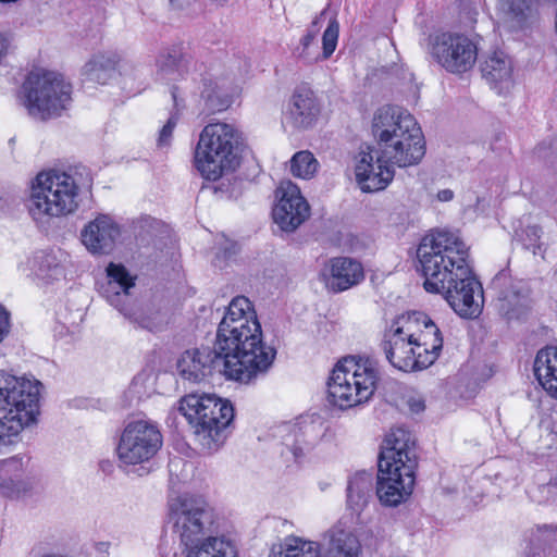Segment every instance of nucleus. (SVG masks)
Listing matches in <instances>:
<instances>
[{"mask_svg": "<svg viewBox=\"0 0 557 557\" xmlns=\"http://www.w3.org/2000/svg\"><path fill=\"white\" fill-rule=\"evenodd\" d=\"M377 149L366 146L357 156L356 180L364 193L387 187L395 176L394 165L418 164L425 154L424 137L418 122L397 106L380 108L372 121Z\"/></svg>", "mask_w": 557, "mask_h": 557, "instance_id": "1", "label": "nucleus"}, {"mask_svg": "<svg viewBox=\"0 0 557 557\" xmlns=\"http://www.w3.org/2000/svg\"><path fill=\"white\" fill-rule=\"evenodd\" d=\"M418 270L428 293L442 294L461 318L474 319L482 311L481 283L469 264V247L455 233L437 231L425 235L417 249Z\"/></svg>", "mask_w": 557, "mask_h": 557, "instance_id": "2", "label": "nucleus"}, {"mask_svg": "<svg viewBox=\"0 0 557 557\" xmlns=\"http://www.w3.org/2000/svg\"><path fill=\"white\" fill-rule=\"evenodd\" d=\"M231 380L250 383L272 366L276 350L262 342V330L250 300L235 297L220 322L214 343Z\"/></svg>", "mask_w": 557, "mask_h": 557, "instance_id": "3", "label": "nucleus"}, {"mask_svg": "<svg viewBox=\"0 0 557 557\" xmlns=\"http://www.w3.org/2000/svg\"><path fill=\"white\" fill-rule=\"evenodd\" d=\"M41 383L13 375L0 377V454H7L22 441L25 428L39 414Z\"/></svg>", "mask_w": 557, "mask_h": 557, "instance_id": "4", "label": "nucleus"}, {"mask_svg": "<svg viewBox=\"0 0 557 557\" xmlns=\"http://www.w3.org/2000/svg\"><path fill=\"white\" fill-rule=\"evenodd\" d=\"M178 412L194 429L195 442L203 454L219 450L234 418V408L228 400L206 394L183 397Z\"/></svg>", "mask_w": 557, "mask_h": 557, "instance_id": "5", "label": "nucleus"}, {"mask_svg": "<svg viewBox=\"0 0 557 557\" xmlns=\"http://www.w3.org/2000/svg\"><path fill=\"white\" fill-rule=\"evenodd\" d=\"M244 139L232 124L210 123L199 135L194 156L197 171L208 181H218L239 165Z\"/></svg>", "mask_w": 557, "mask_h": 557, "instance_id": "6", "label": "nucleus"}, {"mask_svg": "<svg viewBox=\"0 0 557 557\" xmlns=\"http://www.w3.org/2000/svg\"><path fill=\"white\" fill-rule=\"evenodd\" d=\"M380 379L377 363L369 357L349 356L339 361L327 382V401L348 409L368 401Z\"/></svg>", "mask_w": 557, "mask_h": 557, "instance_id": "7", "label": "nucleus"}, {"mask_svg": "<svg viewBox=\"0 0 557 557\" xmlns=\"http://www.w3.org/2000/svg\"><path fill=\"white\" fill-rule=\"evenodd\" d=\"M78 186L66 172L48 171L39 173L32 186L26 207L38 223H46L73 212L77 207Z\"/></svg>", "mask_w": 557, "mask_h": 557, "instance_id": "8", "label": "nucleus"}, {"mask_svg": "<svg viewBox=\"0 0 557 557\" xmlns=\"http://www.w3.org/2000/svg\"><path fill=\"white\" fill-rule=\"evenodd\" d=\"M22 95L28 114L47 121L60 116L69 109L72 102V85L59 73L35 71L23 83Z\"/></svg>", "mask_w": 557, "mask_h": 557, "instance_id": "9", "label": "nucleus"}, {"mask_svg": "<svg viewBox=\"0 0 557 557\" xmlns=\"http://www.w3.org/2000/svg\"><path fill=\"white\" fill-rule=\"evenodd\" d=\"M108 281L100 288L101 295L138 327L157 331L163 320L158 311H145L131 297L129 289L135 286V277L120 263L110 262L106 269Z\"/></svg>", "mask_w": 557, "mask_h": 557, "instance_id": "10", "label": "nucleus"}, {"mask_svg": "<svg viewBox=\"0 0 557 557\" xmlns=\"http://www.w3.org/2000/svg\"><path fill=\"white\" fill-rule=\"evenodd\" d=\"M169 520L184 547L199 543L211 532L213 509L200 498L182 495L169 503Z\"/></svg>", "mask_w": 557, "mask_h": 557, "instance_id": "11", "label": "nucleus"}, {"mask_svg": "<svg viewBox=\"0 0 557 557\" xmlns=\"http://www.w3.org/2000/svg\"><path fill=\"white\" fill-rule=\"evenodd\" d=\"M161 446L162 435L157 425L139 420L126 425L116 451L124 465H137L150 460Z\"/></svg>", "mask_w": 557, "mask_h": 557, "instance_id": "12", "label": "nucleus"}, {"mask_svg": "<svg viewBox=\"0 0 557 557\" xmlns=\"http://www.w3.org/2000/svg\"><path fill=\"white\" fill-rule=\"evenodd\" d=\"M432 58L450 73H465L475 63L478 48L467 36L441 33L430 38Z\"/></svg>", "mask_w": 557, "mask_h": 557, "instance_id": "13", "label": "nucleus"}, {"mask_svg": "<svg viewBox=\"0 0 557 557\" xmlns=\"http://www.w3.org/2000/svg\"><path fill=\"white\" fill-rule=\"evenodd\" d=\"M411 322H406L400 314L396 317L388 329L384 331L380 344L386 360L396 369L404 372L424 370L417 355L412 338Z\"/></svg>", "mask_w": 557, "mask_h": 557, "instance_id": "14", "label": "nucleus"}, {"mask_svg": "<svg viewBox=\"0 0 557 557\" xmlns=\"http://www.w3.org/2000/svg\"><path fill=\"white\" fill-rule=\"evenodd\" d=\"M276 198L272 216L283 232L296 231L310 216V206L293 182H282L276 189Z\"/></svg>", "mask_w": 557, "mask_h": 557, "instance_id": "15", "label": "nucleus"}, {"mask_svg": "<svg viewBox=\"0 0 557 557\" xmlns=\"http://www.w3.org/2000/svg\"><path fill=\"white\" fill-rule=\"evenodd\" d=\"M177 371L180 375L189 382L198 383L214 373L231 380L228 369L215 345L211 347H200L188 349L177 361Z\"/></svg>", "mask_w": 557, "mask_h": 557, "instance_id": "16", "label": "nucleus"}, {"mask_svg": "<svg viewBox=\"0 0 557 557\" xmlns=\"http://www.w3.org/2000/svg\"><path fill=\"white\" fill-rule=\"evenodd\" d=\"M401 315L406 322H411V341L414 342L421 366L425 369L431 367L438 359L443 349L441 330L424 312L412 311Z\"/></svg>", "mask_w": 557, "mask_h": 557, "instance_id": "17", "label": "nucleus"}, {"mask_svg": "<svg viewBox=\"0 0 557 557\" xmlns=\"http://www.w3.org/2000/svg\"><path fill=\"white\" fill-rule=\"evenodd\" d=\"M377 467L376 495L384 506L396 507L412 493L416 480L413 463L403 465V469L393 466L385 470L382 463Z\"/></svg>", "mask_w": 557, "mask_h": 557, "instance_id": "18", "label": "nucleus"}, {"mask_svg": "<svg viewBox=\"0 0 557 557\" xmlns=\"http://www.w3.org/2000/svg\"><path fill=\"white\" fill-rule=\"evenodd\" d=\"M493 286L499 289L496 308L507 321L520 320L531 308L530 289L522 281H513L505 273H498Z\"/></svg>", "mask_w": 557, "mask_h": 557, "instance_id": "19", "label": "nucleus"}, {"mask_svg": "<svg viewBox=\"0 0 557 557\" xmlns=\"http://www.w3.org/2000/svg\"><path fill=\"white\" fill-rule=\"evenodd\" d=\"M325 430L319 420H302L297 423H284L280 426L278 433L282 445L298 461L314 448Z\"/></svg>", "mask_w": 557, "mask_h": 557, "instance_id": "20", "label": "nucleus"}, {"mask_svg": "<svg viewBox=\"0 0 557 557\" xmlns=\"http://www.w3.org/2000/svg\"><path fill=\"white\" fill-rule=\"evenodd\" d=\"M410 461L416 471L418 467L416 444L410 432L403 428L393 429L383 441L377 463H382L387 470L393 466L403 469V465L406 466Z\"/></svg>", "mask_w": 557, "mask_h": 557, "instance_id": "21", "label": "nucleus"}, {"mask_svg": "<svg viewBox=\"0 0 557 557\" xmlns=\"http://www.w3.org/2000/svg\"><path fill=\"white\" fill-rule=\"evenodd\" d=\"M318 544L321 557H363L359 536L341 522L327 529Z\"/></svg>", "mask_w": 557, "mask_h": 557, "instance_id": "22", "label": "nucleus"}, {"mask_svg": "<svg viewBox=\"0 0 557 557\" xmlns=\"http://www.w3.org/2000/svg\"><path fill=\"white\" fill-rule=\"evenodd\" d=\"M120 235V226L106 214L90 221L81 233L82 243L92 255L110 253Z\"/></svg>", "mask_w": 557, "mask_h": 557, "instance_id": "23", "label": "nucleus"}, {"mask_svg": "<svg viewBox=\"0 0 557 557\" xmlns=\"http://www.w3.org/2000/svg\"><path fill=\"white\" fill-rule=\"evenodd\" d=\"M329 276L326 285L334 292L347 290L364 278L362 264L349 257H334L327 262Z\"/></svg>", "mask_w": 557, "mask_h": 557, "instance_id": "24", "label": "nucleus"}, {"mask_svg": "<svg viewBox=\"0 0 557 557\" xmlns=\"http://www.w3.org/2000/svg\"><path fill=\"white\" fill-rule=\"evenodd\" d=\"M193 57L182 44L163 48L156 58V73L161 79H176L188 73Z\"/></svg>", "mask_w": 557, "mask_h": 557, "instance_id": "25", "label": "nucleus"}, {"mask_svg": "<svg viewBox=\"0 0 557 557\" xmlns=\"http://www.w3.org/2000/svg\"><path fill=\"white\" fill-rule=\"evenodd\" d=\"M320 108L313 91L299 88L293 94L285 119L295 128L311 127L318 119Z\"/></svg>", "mask_w": 557, "mask_h": 557, "instance_id": "26", "label": "nucleus"}, {"mask_svg": "<svg viewBox=\"0 0 557 557\" xmlns=\"http://www.w3.org/2000/svg\"><path fill=\"white\" fill-rule=\"evenodd\" d=\"M122 61L116 51L94 54L82 67L83 82L106 85L113 78Z\"/></svg>", "mask_w": 557, "mask_h": 557, "instance_id": "27", "label": "nucleus"}, {"mask_svg": "<svg viewBox=\"0 0 557 557\" xmlns=\"http://www.w3.org/2000/svg\"><path fill=\"white\" fill-rule=\"evenodd\" d=\"M533 371L543 389L557 399V346H545L537 351Z\"/></svg>", "mask_w": 557, "mask_h": 557, "instance_id": "28", "label": "nucleus"}, {"mask_svg": "<svg viewBox=\"0 0 557 557\" xmlns=\"http://www.w3.org/2000/svg\"><path fill=\"white\" fill-rule=\"evenodd\" d=\"M233 85L227 78H202L201 98L210 113L226 110L232 103Z\"/></svg>", "mask_w": 557, "mask_h": 557, "instance_id": "29", "label": "nucleus"}, {"mask_svg": "<svg viewBox=\"0 0 557 557\" xmlns=\"http://www.w3.org/2000/svg\"><path fill=\"white\" fill-rule=\"evenodd\" d=\"M482 76L497 89L498 94L508 90L512 85V65L503 52H494L481 64Z\"/></svg>", "mask_w": 557, "mask_h": 557, "instance_id": "30", "label": "nucleus"}, {"mask_svg": "<svg viewBox=\"0 0 557 557\" xmlns=\"http://www.w3.org/2000/svg\"><path fill=\"white\" fill-rule=\"evenodd\" d=\"M66 260L67 253L59 248L40 250L34 256L33 268L40 278L57 281L64 276Z\"/></svg>", "mask_w": 557, "mask_h": 557, "instance_id": "31", "label": "nucleus"}, {"mask_svg": "<svg viewBox=\"0 0 557 557\" xmlns=\"http://www.w3.org/2000/svg\"><path fill=\"white\" fill-rule=\"evenodd\" d=\"M373 492V474L368 471H359L352 475L347 485V506L360 513L368 505Z\"/></svg>", "mask_w": 557, "mask_h": 557, "instance_id": "32", "label": "nucleus"}, {"mask_svg": "<svg viewBox=\"0 0 557 557\" xmlns=\"http://www.w3.org/2000/svg\"><path fill=\"white\" fill-rule=\"evenodd\" d=\"M525 557H557V528H539L532 534Z\"/></svg>", "mask_w": 557, "mask_h": 557, "instance_id": "33", "label": "nucleus"}, {"mask_svg": "<svg viewBox=\"0 0 557 557\" xmlns=\"http://www.w3.org/2000/svg\"><path fill=\"white\" fill-rule=\"evenodd\" d=\"M269 557H321L318 542L300 537L286 539L278 550L272 549Z\"/></svg>", "mask_w": 557, "mask_h": 557, "instance_id": "34", "label": "nucleus"}, {"mask_svg": "<svg viewBox=\"0 0 557 557\" xmlns=\"http://www.w3.org/2000/svg\"><path fill=\"white\" fill-rule=\"evenodd\" d=\"M319 162L310 151L296 152L290 160V172L294 176L310 180L317 172Z\"/></svg>", "mask_w": 557, "mask_h": 557, "instance_id": "35", "label": "nucleus"}, {"mask_svg": "<svg viewBox=\"0 0 557 557\" xmlns=\"http://www.w3.org/2000/svg\"><path fill=\"white\" fill-rule=\"evenodd\" d=\"M29 458L25 455H15L0 461V478L15 482L23 478Z\"/></svg>", "mask_w": 557, "mask_h": 557, "instance_id": "36", "label": "nucleus"}, {"mask_svg": "<svg viewBox=\"0 0 557 557\" xmlns=\"http://www.w3.org/2000/svg\"><path fill=\"white\" fill-rule=\"evenodd\" d=\"M339 35V23L336 14L329 20L326 29L322 36V58L323 60L329 59L336 49L337 40Z\"/></svg>", "mask_w": 557, "mask_h": 557, "instance_id": "37", "label": "nucleus"}, {"mask_svg": "<svg viewBox=\"0 0 557 557\" xmlns=\"http://www.w3.org/2000/svg\"><path fill=\"white\" fill-rule=\"evenodd\" d=\"M524 237L522 238L523 247L530 250L534 256L544 257L545 248L541 243L542 230L539 226H528L524 231Z\"/></svg>", "mask_w": 557, "mask_h": 557, "instance_id": "38", "label": "nucleus"}, {"mask_svg": "<svg viewBox=\"0 0 557 557\" xmlns=\"http://www.w3.org/2000/svg\"><path fill=\"white\" fill-rule=\"evenodd\" d=\"M534 156L548 166H557V139L544 140L534 149Z\"/></svg>", "mask_w": 557, "mask_h": 557, "instance_id": "39", "label": "nucleus"}, {"mask_svg": "<svg viewBox=\"0 0 557 557\" xmlns=\"http://www.w3.org/2000/svg\"><path fill=\"white\" fill-rule=\"evenodd\" d=\"M330 11V4H327L311 22L308 26L306 34L300 40V45L302 47V53L310 47V45L315 40L318 33L320 32L322 22L326 17Z\"/></svg>", "mask_w": 557, "mask_h": 557, "instance_id": "40", "label": "nucleus"}, {"mask_svg": "<svg viewBox=\"0 0 557 557\" xmlns=\"http://www.w3.org/2000/svg\"><path fill=\"white\" fill-rule=\"evenodd\" d=\"M460 22L466 27H471L476 22L478 9L472 0H460Z\"/></svg>", "mask_w": 557, "mask_h": 557, "instance_id": "41", "label": "nucleus"}, {"mask_svg": "<svg viewBox=\"0 0 557 557\" xmlns=\"http://www.w3.org/2000/svg\"><path fill=\"white\" fill-rule=\"evenodd\" d=\"M177 124V116L171 115L168 120V122L163 125V127L160 129L159 137H158V146L159 147H166L171 143L172 134Z\"/></svg>", "mask_w": 557, "mask_h": 557, "instance_id": "42", "label": "nucleus"}, {"mask_svg": "<svg viewBox=\"0 0 557 557\" xmlns=\"http://www.w3.org/2000/svg\"><path fill=\"white\" fill-rule=\"evenodd\" d=\"M17 198L13 190L0 187V215L7 214L16 203Z\"/></svg>", "mask_w": 557, "mask_h": 557, "instance_id": "43", "label": "nucleus"}, {"mask_svg": "<svg viewBox=\"0 0 557 557\" xmlns=\"http://www.w3.org/2000/svg\"><path fill=\"white\" fill-rule=\"evenodd\" d=\"M10 327V313L0 306V343L8 336Z\"/></svg>", "mask_w": 557, "mask_h": 557, "instance_id": "44", "label": "nucleus"}, {"mask_svg": "<svg viewBox=\"0 0 557 557\" xmlns=\"http://www.w3.org/2000/svg\"><path fill=\"white\" fill-rule=\"evenodd\" d=\"M12 36L8 32H0V60L4 58L11 48Z\"/></svg>", "mask_w": 557, "mask_h": 557, "instance_id": "45", "label": "nucleus"}, {"mask_svg": "<svg viewBox=\"0 0 557 557\" xmlns=\"http://www.w3.org/2000/svg\"><path fill=\"white\" fill-rule=\"evenodd\" d=\"M454 198V191L451 189H442L437 193V199L440 201H443V202H446V201H450L453 200Z\"/></svg>", "mask_w": 557, "mask_h": 557, "instance_id": "46", "label": "nucleus"}, {"mask_svg": "<svg viewBox=\"0 0 557 557\" xmlns=\"http://www.w3.org/2000/svg\"><path fill=\"white\" fill-rule=\"evenodd\" d=\"M410 407L412 411L419 412L424 409V404L422 401H414L410 405Z\"/></svg>", "mask_w": 557, "mask_h": 557, "instance_id": "47", "label": "nucleus"}, {"mask_svg": "<svg viewBox=\"0 0 557 557\" xmlns=\"http://www.w3.org/2000/svg\"><path fill=\"white\" fill-rule=\"evenodd\" d=\"M100 467L103 472H110L113 468V465L109 460H104L100 462Z\"/></svg>", "mask_w": 557, "mask_h": 557, "instance_id": "48", "label": "nucleus"}, {"mask_svg": "<svg viewBox=\"0 0 557 557\" xmlns=\"http://www.w3.org/2000/svg\"><path fill=\"white\" fill-rule=\"evenodd\" d=\"M17 1H18V0H0V2H1V3H4V4H7V3H15V2H17Z\"/></svg>", "mask_w": 557, "mask_h": 557, "instance_id": "49", "label": "nucleus"}, {"mask_svg": "<svg viewBox=\"0 0 557 557\" xmlns=\"http://www.w3.org/2000/svg\"><path fill=\"white\" fill-rule=\"evenodd\" d=\"M42 557H63V556H61V555H45Z\"/></svg>", "mask_w": 557, "mask_h": 557, "instance_id": "50", "label": "nucleus"}, {"mask_svg": "<svg viewBox=\"0 0 557 557\" xmlns=\"http://www.w3.org/2000/svg\"><path fill=\"white\" fill-rule=\"evenodd\" d=\"M172 97H173L174 100H176L175 89L172 90Z\"/></svg>", "mask_w": 557, "mask_h": 557, "instance_id": "51", "label": "nucleus"}]
</instances>
